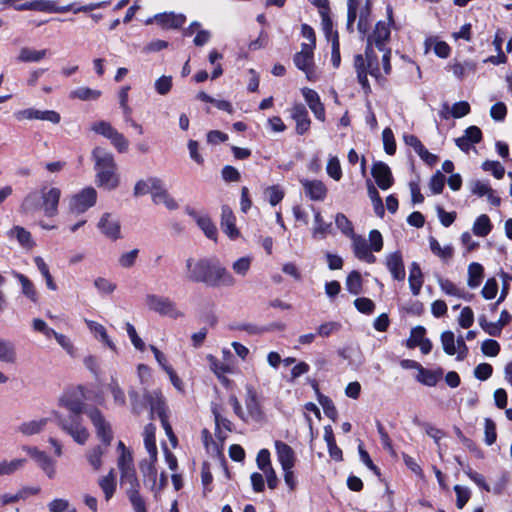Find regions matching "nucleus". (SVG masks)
Here are the masks:
<instances>
[{
	"instance_id": "7c9ffc66",
	"label": "nucleus",
	"mask_w": 512,
	"mask_h": 512,
	"mask_svg": "<svg viewBox=\"0 0 512 512\" xmlns=\"http://www.w3.org/2000/svg\"><path fill=\"white\" fill-rule=\"evenodd\" d=\"M442 374V369L432 371L429 369H425L421 366L420 369L418 370L417 380L426 386L433 387L442 377Z\"/></svg>"
},
{
	"instance_id": "423d86ee",
	"label": "nucleus",
	"mask_w": 512,
	"mask_h": 512,
	"mask_svg": "<svg viewBox=\"0 0 512 512\" xmlns=\"http://www.w3.org/2000/svg\"><path fill=\"white\" fill-rule=\"evenodd\" d=\"M85 413L94 425L98 438L105 446H109L113 439V433L110 424L105 420L101 411L98 408H91L86 410Z\"/></svg>"
},
{
	"instance_id": "c9c22d12",
	"label": "nucleus",
	"mask_w": 512,
	"mask_h": 512,
	"mask_svg": "<svg viewBox=\"0 0 512 512\" xmlns=\"http://www.w3.org/2000/svg\"><path fill=\"white\" fill-rule=\"evenodd\" d=\"M429 246L432 253L441 258L443 261H448L453 257L454 249L452 245L441 247L437 239L431 236L429 238Z\"/></svg>"
},
{
	"instance_id": "ea45409f",
	"label": "nucleus",
	"mask_w": 512,
	"mask_h": 512,
	"mask_svg": "<svg viewBox=\"0 0 512 512\" xmlns=\"http://www.w3.org/2000/svg\"><path fill=\"white\" fill-rule=\"evenodd\" d=\"M47 54V49L35 50L28 47H24L20 50L18 60L24 63L39 62Z\"/></svg>"
},
{
	"instance_id": "338daca9",
	"label": "nucleus",
	"mask_w": 512,
	"mask_h": 512,
	"mask_svg": "<svg viewBox=\"0 0 512 512\" xmlns=\"http://www.w3.org/2000/svg\"><path fill=\"white\" fill-rule=\"evenodd\" d=\"M445 176L443 173H441L439 170L436 171L433 176L430 179V189L432 193L434 194H440L442 193L444 186H445Z\"/></svg>"
},
{
	"instance_id": "9b49d317",
	"label": "nucleus",
	"mask_w": 512,
	"mask_h": 512,
	"mask_svg": "<svg viewBox=\"0 0 512 512\" xmlns=\"http://www.w3.org/2000/svg\"><path fill=\"white\" fill-rule=\"evenodd\" d=\"M153 21L164 30L179 29L185 24L186 16L174 12H163L156 14L153 18H149L146 24H150Z\"/></svg>"
},
{
	"instance_id": "58836bf2",
	"label": "nucleus",
	"mask_w": 512,
	"mask_h": 512,
	"mask_svg": "<svg viewBox=\"0 0 512 512\" xmlns=\"http://www.w3.org/2000/svg\"><path fill=\"white\" fill-rule=\"evenodd\" d=\"M196 223L208 239L213 241L217 240V227L208 215H202L201 218L197 219Z\"/></svg>"
},
{
	"instance_id": "bf43d9fd",
	"label": "nucleus",
	"mask_w": 512,
	"mask_h": 512,
	"mask_svg": "<svg viewBox=\"0 0 512 512\" xmlns=\"http://www.w3.org/2000/svg\"><path fill=\"white\" fill-rule=\"evenodd\" d=\"M441 343L446 354L454 355L456 353L455 336L452 331H444L441 334Z\"/></svg>"
},
{
	"instance_id": "052dcab7",
	"label": "nucleus",
	"mask_w": 512,
	"mask_h": 512,
	"mask_svg": "<svg viewBox=\"0 0 512 512\" xmlns=\"http://www.w3.org/2000/svg\"><path fill=\"white\" fill-rule=\"evenodd\" d=\"M484 434H485V443L490 446L496 442L497 432H496V424L491 418H485L484 420Z\"/></svg>"
},
{
	"instance_id": "c85d7f7f",
	"label": "nucleus",
	"mask_w": 512,
	"mask_h": 512,
	"mask_svg": "<svg viewBox=\"0 0 512 512\" xmlns=\"http://www.w3.org/2000/svg\"><path fill=\"white\" fill-rule=\"evenodd\" d=\"M48 421V418H41L39 420L23 422L18 426L17 431H19L25 436L36 435L39 434L44 429Z\"/></svg>"
},
{
	"instance_id": "412c9836",
	"label": "nucleus",
	"mask_w": 512,
	"mask_h": 512,
	"mask_svg": "<svg viewBox=\"0 0 512 512\" xmlns=\"http://www.w3.org/2000/svg\"><path fill=\"white\" fill-rule=\"evenodd\" d=\"M275 448L282 469H292L295 464V453L293 449L282 441H276Z\"/></svg>"
},
{
	"instance_id": "c03bdc74",
	"label": "nucleus",
	"mask_w": 512,
	"mask_h": 512,
	"mask_svg": "<svg viewBox=\"0 0 512 512\" xmlns=\"http://www.w3.org/2000/svg\"><path fill=\"white\" fill-rule=\"evenodd\" d=\"M34 263L41 275L44 277L46 281L47 288L55 291L57 289V285L55 284L52 275L50 274L49 267L45 263L44 259L41 256L34 257Z\"/></svg>"
},
{
	"instance_id": "aec40b11",
	"label": "nucleus",
	"mask_w": 512,
	"mask_h": 512,
	"mask_svg": "<svg viewBox=\"0 0 512 512\" xmlns=\"http://www.w3.org/2000/svg\"><path fill=\"white\" fill-rule=\"evenodd\" d=\"M293 61L295 66L303 71L309 80H315L317 78L315 72V64L314 57L310 55V53L306 52H297L294 55Z\"/></svg>"
},
{
	"instance_id": "3c124183",
	"label": "nucleus",
	"mask_w": 512,
	"mask_h": 512,
	"mask_svg": "<svg viewBox=\"0 0 512 512\" xmlns=\"http://www.w3.org/2000/svg\"><path fill=\"white\" fill-rule=\"evenodd\" d=\"M229 329L246 331L249 335H258L269 331L267 327H259L252 323H233L229 326Z\"/></svg>"
},
{
	"instance_id": "2eb2a0df",
	"label": "nucleus",
	"mask_w": 512,
	"mask_h": 512,
	"mask_svg": "<svg viewBox=\"0 0 512 512\" xmlns=\"http://www.w3.org/2000/svg\"><path fill=\"white\" fill-rule=\"evenodd\" d=\"M146 400L150 407V417L153 418L154 414L161 420L168 418V408L165 402V398L158 391L148 392L146 391Z\"/></svg>"
},
{
	"instance_id": "5fc2aeb1",
	"label": "nucleus",
	"mask_w": 512,
	"mask_h": 512,
	"mask_svg": "<svg viewBox=\"0 0 512 512\" xmlns=\"http://www.w3.org/2000/svg\"><path fill=\"white\" fill-rule=\"evenodd\" d=\"M331 63L334 68L341 64L339 33L335 32L331 39Z\"/></svg>"
},
{
	"instance_id": "4be33fe9",
	"label": "nucleus",
	"mask_w": 512,
	"mask_h": 512,
	"mask_svg": "<svg viewBox=\"0 0 512 512\" xmlns=\"http://www.w3.org/2000/svg\"><path fill=\"white\" fill-rule=\"evenodd\" d=\"M291 117L296 122V132L299 135H303L310 128V119L308 116V111L303 105H295L291 110Z\"/></svg>"
},
{
	"instance_id": "4c0bfd02",
	"label": "nucleus",
	"mask_w": 512,
	"mask_h": 512,
	"mask_svg": "<svg viewBox=\"0 0 512 512\" xmlns=\"http://www.w3.org/2000/svg\"><path fill=\"white\" fill-rule=\"evenodd\" d=\"M13 274H14V277L16 279H18V281L20 282V284L22 286V293L28 299H30L32 302L36 303L37 299H38L37 292H36L35 286L32 283V281L28 277H26L24 274H21L18 272H14Z\"/></svg>"
},
{
	"instance_id": "a18cd8bd",
	"label": "nucleus",
	"mask_w": 512,
	"mask_h": 512,
	"mask_svg": "<svg viewBox=\"0 0 512 512\" xmlns=\"http://www.w3.org/2000/svg\"><path fill=\"white\" fill-rule=\"evenodd\" d=\"M492 229L489 217L486 214L480 215L473 224V233L479 237L487 236Z\"/></svg>"
},
{
	"instance_id": "f704fd0d",
	"label": "nucleus",
	"mask_w": 512,
	"mask_h": 512,
	"mask_svg": "<svg viewBox=\"0 0 512 512\" xmlns=\"http://www.w3.org/2000/svg\"><path fill=\"white\" fill-rule=\"evenodd\" d=\"M128 395L131 402L132 413L140 415L148 406V401L146 400V392L143 394V396H140L135 389H130L128 391Z\"/></svg>"
},
{
	"instance_id": "2f4dec72",
	"label": "nucleus",
	"mask_w": 512,
	"mask_h": 512,
	"mask_svg": "<svg viewBox=\"0 0 512 512\" xmlns=\"http://www.w3.org/2000/svg\"><path fill=\"white\" fill-rule=\"evenodd\" d=\"M152 200L155 204L162 203L170 194L164 187L163 181L158 177H150Z\"/></svg>"
},
{
	"instance_id": "bb28decb",
	"label": "nucleus",
	"mask_w": 512,
	"mask_h": 512,
	"mask_svg": "<svg viewBox=\"0 0 512 512\" xmlns=\"http://www.w3.org/2000/svg\"><path fill=\"white\" fill-rule=\"evenodd\" d=\"M156 461L157 460H154L149 456V459H144L139 464V469L144 477V482H150L151 489H154L157 481V469L155 467Z\"/></svg>"
},
{
	"instance_id": "a211bd4d",
	"label": "nucleus",
	"mask_w": 512,
	"mask_h": 512,
	"mask_svg": "<svg viewBox=\"0 0 512 512\" xmlns=\"http://www.w3.org/2000/svg\"><path fill=\"white\" fill-rule=\"evenodd\" d=\"M307 197L313 201H323L327 195V188L320 180H300Z\"/></svg>"
},
{
	"instance_id": "f257e3e1",
	"label": "nucleus",
	"mask_w": 512,
	"mask_h": 512,
	"mask_svg": "<svg viewBox=\"0 0 512 512\" xmlns=\"http://www.w3.org/2000/svg\"><path fill=\"white\" fill-rule=\"evenodd\" d=\"M184 277L190 283L204 284L210 288L233 287L236 284L235 277L216 257H188Z\"/></svg>"
},
{
	"instance_id": "39448f33",
	"label": "nucleus",
	"mask_w": 512,
	"mask_h": 512,
	"mask_svg": "<svg viewBox=\"0 0 512 512\" xmlns=\"http://www.w3.org/2000/svg\"><path fill=\"white\" fill-rule=\"evenodd\" d=\"M96 200V190L93 187H86L71 197L69 209L74 214H81L94 206Z\"/></svg>"
},
{
	"instance_id": "8fccbe9b",
	"label": "nucleus",
	"mask_w": 512,
	"mask_h": 512,
	"mask_svg": "<svg viewBox=\"0 0 512 512\" xmlns=\"http://www.w3.org/2000/svg\"><path fill=\"white\" fill-rule=\"evenodd\" d=\"M335 224L345 236L351 238L355 235L352 222L343 213L336 214Z\"/></svg>"
},
{
	"instance_id": "6e6d98bb",
	"label": "nucleus",
	"mask_w": 512,
	"mask_h": 512,
	"mask_svg": "<svg viewBox=\"0 0 512 512\" xmlns=\"http://www.w3.org/2000/svg\"><path fill=\"white\" fill-rule=\"evenodd\" d=\"M109 141L119 153H125L128 150L129 141L122 133L116 129L110 137Z\"/></svg>"
},
{
	"instance_id": "6e6552de",
	"label": "nucleus",
	"mask_w": 512,
	"mask_h": 512,
	"mask_svg": "<svg viewBox=\"0 0 512 512\" xmlns=\"http://www.w3.org/2000/svg\"><path fill=\"white\" fill-rule=\"evenodd\" d=\"M120 482L122 486L126 487V495L131 504L144 501L139 492L140 483L137 478L135 468L120 472Z\"/></svg>"
},
{
	"instance_id": "4468645a",
	"label": "nucleus",
	"mask_w": 512,
	"mask_h": 512,
	"mask_svg": "<svg viewBox=\"0 0 512 512\" xmlns=\"http://www.w3.org/2000/svg\"><path fill=\"white\" fill-rule=\"evenodd\" d=\"M371 174L380 189L387 190L393 185L392 172L386 163L382 161L375 162L372 166Z\"/></svg>"
},
{
	"instance_id": "9d476101",
	"label": "nucleus",
	"mask_w": 512,
	"mask_h": 512,
	"mask_svg": "<svg viewBox=\"0 0 512 512\" xmlns=\"http://www.w3.org/2000/svg\"><path fill=\"white\" fill-rule=\"evenodd\" d=\"M41 195V209L46 217H54L58 214V204L61 197V191L59 188L52 187L47 189L42 188L40 191Z\"/></svg>"
},
{
	"instance_id": "680f3d73",
	"label": "nucleus",
	"mask_w": 512,
	"mask_h": 512,
	"mask_svg": "<svg viewBox=\"0 0 512 512\" xmlns=\"http://www.w3.org/2000/svg\"><path fill=\"white\" fill-rule=\"evenodd\" d=\"M108 388L113 396L116 405L124 406L126 404L125 393L119 386L118 382L112 378Z\"/></svg>"
},
{
	"instance_id": "7ed1b4c3",
	"label": "nucleus",
	"mask_w": 512,
	"mask_h": 512,
	"mask_svg": "<svg viewBox=\"0 0 512 512\" xmlns=\"http://www.w3.org/2000/svg\"><path fill=\"white\" fill-rule=\"evenodd\" d=\"M92 159L95 162L96 185L109 191L116 189L120 178L113 154L103 147H95L92 151Z\"/></svg>"
},
{
	"instance_id": "dca6fc26",
	"label": "nucleus",
	"mask_w": 512,
	"mask_h": 512,
	"mask_svg": "<svg viewBox=\"0 0 512 512\" xmlns=\"http://www.w3.org/2000/svg\"><path fill=\"white\" fill-rule=\"evenodd\" d=\"M221 229L231 239L235 240L239 237L240 232L236 227V217L232 209L228 205L221 208Z\"/></svg>"
},
{
	"instance_id": "37998d69",
	"label": "nucleus",
	"mask_w": 512,
	"mask_h": 512,
	"mask_svg": "<svg viewBox=\"0 0 512 512\" xmlns=\"http://www.w3.org/2000/svg\"><path fill=\"white\" fill-rule=\"evenodd\" d=\"M453 74L459 79H464L468 74L475 73L477 65L473 61H465L464 63L456 62L451 66Z\"/></svg>"
},
{
	"instance_id": "1a4fd4ad",
	"label": "nucleus",
	"mask_w": 512,
	"mask_h": 512,
	"mask_svg": "<svg viewBox=\"0 0 512 512\" xmlns=\"http://www.w3.org/2000/svg\"><path fill=\"white\" fill-rule=\"evenodd\" d=\"M57 424L69 435L73 437V439L83 445L89 437V433L86 428H84L80 420H71L68 421L67 419L63 418L58 413H55Z\"/></svg>"
},
{
	"instance_id": "0eeeda50",
	"label": "nucleus",
	"mask_w": 512,
	"mask_h": 512,
	"mask_svg": "<svg viewBox=\"0 0 512 512\" xmlns=\"http://www.w3.org/2000/svg\"><path fill=\"white\" fill-rule=\"evenodd\" d=\"M22 450L25 451L35 461L38 467L43 470L48 478L53 479L55 477L56 461L53 460L48 454L33 446H23Z\"/></svg>"
},
{
	"instance_id": "a878e982",
	"label": "nucleus",
	"mask_w": 512,
	"mask_h": 512,
	"mask_svg": "<svg viewBox=\"0 0 512 512\" xmlns=\"http://www.w3.org/2000/svg\"><path fill=\"white\" fill-rule=\"evenodd\" d=\"M61 405L67 408L71 412V416L68 421L81 420V413L83 412V402L72 395H64L60 399Z\"/></svg>"
},
{
	"instance_id": "864d4df0",
	"label": "nucleus",
	"mask_w": 512,
	"mask_h": 512,
	"mask_svg": "<svg viewBox=\"0 0 512 512\" xmlns=\"http://www.w3.org/2000/svg\"><path fill=\"white\" fill-rule=\"evenodd\" d=\"M25 463L26 459H14L10 462H0V476L14 473L18 469L22 468Z\"/></svg>"
},
{
	"instance_id": "f03ea898",
	"label": "nucleus",
	"mask_w": 512,
	"mask_h": 512,
	"mask_svg": "<svg viewBox=\"0 0 512 512\" xmlns=\"http://www.w3.org/2000/svg\"><path fill=\"white\" fill-rule=\"evenodd\" d=\"M387 19L388 22L382 20L378 21L375 24L373 31L367 36L365 56L367 65L370 68V75L376 79L380 78L381 73L379 68L378 55L375 52L374 47H376L379 51H384L387 49L386 45L390 41L391 37L390 27L394 25L393 10L391 6L387 7Z\"/></svg>"
},
{
	"instance_id": "f8f14e48",
	"label": "nucleus",
	"mask_w": 512,
	"mask_h": 512,
	"mask_svg": "<svg viewBox=\"0 0 512 512\" xmlns=\"http://www.w3.org/2000/svg\"><path fill=\"white\" fill-rule=\"evenodd\" d=\"M97 226L101 233L107 238L113 241L121 238L120 222L111 213H104Z\"/></svg>"
},
{
	"instance_id": "0e129e2a",
	"label": "nucleus",
	"mask_w": 512,
	"mask_h": 512,
	"mask_svg": "<svg viewBox=\"0 0 512 512\" xmlns=\"http://www.w3.org/2000/svg\"><path fill=\"white\" fill-rule=\"evenodd\" d=\"M327 174L336 181H339L342 177V170L340 166L339 159L336 156H332L329 158L327 167Z\"/></svg>"
},
{
	"instance_id": "79ce46f5",
	"label": "nucleus",
	"mask_w": 512,
	"mask_h": 512,
	"mask_svg": "<svg viewBox=\"0 0 512 512\" xmlns=\"http://www.w3.org/2000/svg\"><path fill=\"white\" fill-rule=\"evenodd\" d=\"M346 289L352 295L362 293V277L360 272L354 270L348 274L346 278Z\"/></svg>"
},
{
	"instance_id": "cd10ccee",
	"label": "nucleus",
	"mask_w": 512,
	"mask_h": 512,
	"mask_svg": "<svg viewBox=\"0 0 512 512\" xmlns=\"http://www.w3.org/2000/svg\"><path fill=\"white\" fill-rule=\"evenodd\" d=\"M408 281L412 294L418 296L423 285V273L417 262L411 264Z\"/></svg>"
},
{
	"instance_id": "393cba45",
	"label": "nucleus",
	"mask_w": 512,
	"mask_h": 512,
	"mask_svg": "<svg viewBox=\"0 0 512 512\" xmlns=\"http://www.w3.org/2000/svg\"><path fill=\"white\" fill-rule=\"evenodd\" d=\"M42 207L41 195L38 191L28 193L20 205V211L26 215H33Z\"/></svg>"
},
{
	"instance_id": "5701e85b",
	"label": "nucleus",
	"mask_w": 512,
	"mask_h": 512,
	"mask_svg": "<svg viewBox=\"0 0 512 512\" xmlns=\"http://www.w3.org/2000/svg\"><path fill=\"white\" fill-rule=\"evenodd\" d=\"M470 112V105L466 101H459L453 104L450 108L448 103H443L442 110L440 111V117L443 119L461 118Z\"/></svg>"
},
{
	"instance_id": "c756f323",
	"label": "nucleus",
	"mask_w": 512,
	"mask_h": 512,
	"mask_svg": "<svg viewBox=\"0 0 512 512\" xmlns=\"http://www.w3.org/2000/svg\"><path fill=\"white\" fill-rule=\"evenodd\" d=\"M312 386L317 393L318 401L322 406L325 415L331 420L336 421L338 412L333 401L328 396H325L319 392L318 384L315 380L312 382Z\"/></svg>"
},
{
	"instance_id": "20e7f679",
	"label": "nucleus",
	"mask_w": 512,
	"mask_h": 512,
	"mask_svg": "<svg viewBox=\"0 0 512 512\" xmlns=\"http://www.w3.org/2000/svg\"><path fill=\"white\" fill-rule=\"evenodd\" d=\"M145 304L150 311L161 316H167L172 319L183 317V313L177 308L176 303L169 297L157 294H147Z\"/></svg>"
},
{
	"instance_id": "09e8293b",
	"label": "nucleus",
	"mask_w": 512,
	"mask_h": 512,
	"mask_svg": "<svg viewBox=\"0 0 512 512\" xmlns=\"http://www.w3.org/2000/svg\"><path fill=\"white\" fill-rule=\"evenodd\" d=\"M10 234L15 236L20 245L23 247H32L34 245L31 233L21 226H14L10 230Z\"/></svg>"
},
{
	"instance_id": "e2e57ef3",
	"label": "nucleus",
	"mask_w": 512,
	"mask_h": 512,
	"mask_svg": "<svg viewBox=\"0 0 512 512\" xmlns=\"http://www.w3.org/2000/svg\"><path fill=\"white\" fill-rule=\"evenodd\" d=\"M104 449L97 445L95 447H93L88 455H87V459H88V462L90 463V465L95 469V470H98L101 465H102V456L104 454Z\"/></svg>"
},
{
	"instance_id": "ddd939ff",
	"label": "nucleus",
	"mask_w": 512,
	"mask_h": 512,
	"mask_svg": "<svg viewBox=\"0 0 512 512\" xmlns=\"http://www.w3.org/2000/svg\"><path fill=\"white\" fill-rule=\"evenodd\" d=\"M385 265L394 280H405L406 271L402 253L400 251H395L387 254L385 257Z\"/></svg>"
},
{
	"instance_id": "f3484780",
	"label": "nucleus",
	"mask_w": 512,
	"mask_h": 512,
	"mask_svg": "<svg viewBox=\"0 0 512 512\" xmlns=\"http://www.w3.org/2000/svg\"><path fill=\"white\" fill-rule=\"evenodd\" d=\"M351 239L353 242L352 247L356 258L369 264H372L376 261V257L372 254V250L364 237L355 234L351 237Z\"/></svg>"
},
{
	"instance_id": "473e14b6",
	"label": "nucleus",
	"mask_w": 512,
	"mask_h": 512,
	"mask_svg": "<svg viewBox=\"0 0 512 512\" xmlns=\"http://www.w3.org/2000/svg\"><path fill=\"white\" fill-rule=\"evenodd\" d=\"M0 360L9 364H14L17 360L15 345L11 341L2 338H0Z\"/></svg>"
},
{
	"instance_id": "774afa93",
	"label": "nucleus",
	"mask_w": 512,
	"mask_h": 512,
	"mask_svg": "<svg viewBox=\"0 0 512 512\" xmlns=\"http://www.w3.org/2000/svg\"><path fill=\"white\" fill-rule=\"evenodd\" d=\"M484 171H489L497 179H502L505 174V168L498 161L486 160L482 164Z\"/></svg>"
},
{
	"instance_id": "72a5a7b5",
	"label": "nucleus",
	"mask_w": 512,
	"mask_h": 512,
	"mask_svg": "<svg viewBox=\"0 0 512 512\" xmlns=\"http://www.w3.org/2000/svg\"><path fill=\"white\" fill-rule=\"evenodd\" d=\"M144 444L149 456L157 460V446L155 440V427L152 424H148L144 430Z\"/></svg>"
},
{
	"instance_id": "de8ad7c7",
	"label": "nucleus",
	"mask_w": 512,
	"mask_h": 512,
	"mask_svg": "<svg viewBox=\"0 0 512 512\" xmlns=\"http://www.w3.org/2000/svg\"><path fill=\"white\" fill-rule=\"evenodd\" d=\"M222 407L218 404L213 403L211 406V412L214 417L216 431L222 426L225 430L231 432L233 430L232 422L221 415Z\"/></svg>"
},
{
	"instance_id": "13d9d810",
	"label": "nucleus",
	"mask_w": 512,
	"mask_h": 512,
	"mask_svg": "<svg viewBox=\"0 0 512 512\" xmlns=\"http://www.w3.org/2000/svg\"><path fill=\"white\" fill-rule=\"evenodd\" d=\"M426 329L423 326H416L411 329L410 338L407 340L408 348H415L425 339Z\"/></svg>"
},
{
	"instance_id": "b1692460",
	"label": "nucleus",
	"mask_w": 512,
	"mask_h": 512,
	"mask_svg": "<svg viewBox=\"0 0 512 512\" xmlns=\"http://www.w3.org/2000/svg\"><path fill=\"white\" fill-rule=\"evenodd\" d=\"M245 405L248 415L256 421L261 420L263 412L260 403L257 398V393L252 387L247 388V394L245 398Z\"/></svg>"
},
{
	"instance_id": "4d7b16f0",
	"label": "nucleus",
	"mask_w": 512,
	"mask_h": 512,
	"mask_svg": "<svg viewBox=\"0 0 512 512\" xmlns=\"http://www.w3.org/2000/svg\"><path fill=\"white\" fill-rule=\"evenodd\" d=\"M91 130L109 140L115 128L109 122L102 120L94 122L91 125Z\"/></svg>"
},
{
	"instance_id": "6ab92c4d",
	"label": "nucleus",
	"mask_w": 512,
	"mask_h": 512,
	"mask_svg": "<svg viewBox=\"0 0 512 512\" xmlns=\"http://www.w3.org/2000/svg\"><path fill=\"white\" fill-rule=\"evenodd\" d=\"M354 66L357 72V79L361 85L364 94L371 92V87L368 81V74H370V68L367 65L366 56L357 54L354 56Z\"/></svg>"
},
{
	"instance_id": "603ef678",
	"label": "nucleus",
	"mask_w": 512,
	"mask_h": 512,
	"mask_svg": "<svg viewBox=\"0 0 512 512\" xmlns=\"http://www.w3.org/2000/svg\"><path fill=\"white\" fill-rule=\"evenodd\" d=\"M382 141H383L384 151L388 155H394L396 152V141H395L393 131L389 127H386L382 131Z\"/></svg>"
},
{
	"instance_id": "69168bd1",
	"label": "nucleus",
	"mask_w": 512,
	"mask_h": 512,
	"mask_svg": "<svg viewBox=\"0 0 512 512\" xmlns=\"http://www.w3.org/2000/svg\"><path fill=\"white\" fill-rule=\"evenodd\" d=\"M355 308L363 314H372L375 310V303L366 297H359L354 300Z\"/></svg>"
},
{
	"instance_id": "e433bc0d",
	"label": "nucleus",
	"mask_w": 512,
	"mask_h": 512,
	"mask_svg": "<svg viewBox=\"0 0 512 512\" xmlns=\"http://www.w3.org/2000/svg\"><path fill=\"white\" fill-rule=\"evenodd\" d=\"M99 486L105 495L106 501H109L116 491V478L114 470H111L106 476L99 480Z\"/></svg>"
},
{
	"instance_id": "a19ab883",
	"label": "nucleus",
	"mask_w": 512,
	"mask_h": 512,
	"mask_svg": "<svg viewBox=\"0 0 512 512\" xmlns=\"http://www.w3.org/2000/svg\"><path fill=\"white\" fill-rule=\"evenodd\" d=\"M483 267L481 264L472 262L468 266V286L470 288H476L480 285L483 278Z\"/></svg>"
},
{
	"instance_id": "49530a36",
	"label": "nucleus",
	"mask_w": 512,
	"mask_h": 512,
	"mask_svg": "<svg viewBox=\"0 0 512 512\" xmlns=\"http://www.w3.org/2000/svg\"><path fill=\"white\" fill-rule=\"evenodd\" d=\"M371 11V2L370 0H366L365 5L361 8L359 12L357 28L360 33L366 34L368 32L370 26L369 18L371 15Z\"/></svg>"
}]
</instances>
